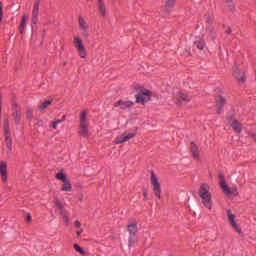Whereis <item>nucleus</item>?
<instances>
[{"mask_svg":"<svg viewBox=\"0 0 256 256\" xmlns=\"http://www.w3.org/2000/svg\"><path fill=\"white\" fill-rule=\"evenodd\" d=\"M151 185L153 187L154 195L161 199V183H159V179H157V175L155 172L151 171Z\"/></svg>","mask_w":256,"mask_h":256,"instance_id":"20e7f679","label":"nucleus"},{"mask_svg":"<svg viewBox=\"0 0 256 256\" xmlns=\"http://www.w3.org/2000/svg\"><path fill=\"white\" fill-rule=\"evenodd\" d=\"M191 101V96H189L185 92H178L176 95V104L177 105H183L185 103H189Z\"/></svg>","mask_w":256,"mask_h":256,"instance_id":"6e6552de","label":"nucleus"},{"mask_svg":"<svg viewBox=\"0 0 256 256\" xmlns=\"http://www.w3.org/2000/svg\"><path fill=\"white\" fill-rule=\"evenodd\" d=\"M194 45L197 46V49H199L200 51H202V49H204L205 47V41L198 39L194 42Z\"/></svg>","mask_w":256,"mask_h":256,"instance_id":"a878e982","label":"nucleus"},{"mask_svg":"<svg viewBox=\"0 0 256 256\" xmlns=\"http://www.w3.org/2000/svg\"><path fill=\"white\" fill-rule=\"evenodd\" d=\"M14 121L15 123L19 124V122L21 121V112L17 110L14 112Z\"/></svg>","mask_w":256,"mask_h":256,"instance_id":"c85d7f7f","label":"nucleus"},{"mask_svg":"<svg viewBox=\"0 0 256 256\" xmlns=\"http://www.w3.org/2000/svg\"><path fill=\"white\" fill-rule=\"evenodd\" d=\"M225 105V98L222 96H218L216 98V107H217V113L218 115H221L223 113V106Z\"/></svg>","mask_w":256,"mask_h":256,"instance_id":"f3484780","label":"nucleus"},{"mask_svg":"<svg viewBox=\"0 0 256 256\" xmlns=\"http://www.w3.org/2000/svg\"><path fill=\"white\" fill-rule=\"evenodd\" d=\"M78 23L80 29L83 31L82 35H84V37H87V35H89V24H87V21H85V18L82 16H79Z\"/></svg>","mask_w":256,"mask_h":256,"instance_id":"ddd939ff","label":"nucleus"},{"mask_svg":"<svg viewBox=\"0 0 256 256\" xmlns=\"http://www.w3.org/2000/svg\"><path fill=\"white\" fill-rule=\"evenodd\" d=\"M75 226H76L77 228L81 227V222L76 221V222H75Z\"/></svg>","mask_w":256,"mask_h":256,"instance_id":"f704fd0d","label":"nucleus"},{"mask_svg":"<svg viewBox=\"0 0 256 256\" xmlns=\"http://www.w3.org/2000/svg\"><path fill=\"white\" fill-rule=\"evenodd\" d=\"M9 172L7 171V162H0V177L3 183H7Z\"/></svg>","mask_w":256,"mask_h":256,"instance_id":"1a4fd4ad","label":"nucleus"},{"mask_svg":"<svg viewBox=\"0 0 256 256\" xmlns=\"http://www.w3.org/2000/svg\"><path fill=\"white\" fill-rule=\"evenodd\" d=\"M74 249L77 253H80V255H85V250H83L79 244H74Z\"/></svg>","mask_w":256,"mask_h":256,"instance_id":"c756f323","label":"nucleus"},{"mask_svg":"<svg viewBox=\"0 0 256 256\" xmlns=\"http://www.w3.org/2000/svg\"><path fill=\"white\" fill-rule=\"evenodd\" d=\"M89 125L80 124L79 135L82 137H89Z\"/></svg>","mask_w":256,"mask_h":256,"instance_id":"aec40b11","label":"nucleus"},{"mask_svg":"<svg viewBox=\"0 0 256 256\" xmlns=\"http://www.w3.org/2000/svg\"><path fill=\"white\" fill-rule=\"evenodd\" d=\"M39 21V2L34 4V8L32 10V23L33 25H37Z\"/></svg>","mask_w":256,"mask_h":256,"instance_id":"2eb2a0df","label":"nucleus"},{"mask_svg":"<svg viewBox=\"0 0 256 256\" xmlns=\"http://www.w3.org/2000/svg\"><path fill=\"white\" fill-rule=\"evenodd\" d=\"M144 198L147 199V191L143 192Z\"/></svg>","mask_w":256,"mask_h":256,"instance_id":"4c0bfd02","label":"nucleus"},{"mask_svg":"<svg viewBox=\"0 0 256 256\" xmlns=\"http://www.w3.org/2000/svg\"><path fill=\"white\" fill-rule=\"evenodd\" d=\"M198 195H199V197L201 199V203L204 205V207H206L207 209H209V211H211V209H213V201L211 200L212 195L210 192L209 184H207V183L201 184Z\"/></svg>","mask_w":256,"mask_h":256,"instance_id":"f257e3e1","label":"nucleus"},{"mask_svg":"<svg viewBox=\"0 0 256 256\" xmlns=\"http://www.w3.org/2000/svg\"><path fill=\"white\" fill-rule=\"evenodd\" d=\"M173 5H175V0H168V1L166 2V6H167V7H173Z\"/></svg>","mask_w":256,"mask_h":256,"instance_id":"72a5a7b5","label":"nucleus"},{"mask_svg":"<svg viewBox=\"0 0 256 256\" xmlns=\"http://www.w3.org/2000/svg\"><path fill=\"white\" fill-rule=\"evenodd\" d=\"M206 23V29L211 33V31H213V27H211V18H207Z\"/></svg>","mask_w":256,"mask_h":256,"instance_id":"2f4dec72","label":"nucleus"},{"mask_svg":"<svg viewBox=\"0 0 256 256\" xmlns=\"http://www.w3.org/2000/svg\"><path fill=\"white\" fill-rule=\"evenodd\" d=\"M225 3H231V0H223Z\"/></svg>","mask_w":256,"mask_h":256,"instance_id":"79ce46f5","label":"nucleus"},{"mask_svg":"<svg viewBox=\"0 0 256 256\" xmlns=\"http://www.w3.org/2000/svg\"><path fill=\"white\" fill-rule=\"evenodd\" d=\"M98 9H99L100 15H102V17H105V13L107 11V8L105 7V1L98 0Z\"/></svg>","mask_w":256,"mask_h":256,"instance_id":"412c9836","label":"nucleus"},{"mask_svg":"<svg viewBox=\"0 0 256 256\" xmlns=\"http://www.w3.org/2000/svg\"><path fill=\"white\" fill-rule=\"evenodd\" d=\"M227 197H237L239 195V192H237V187H233L232 189L228 188V192H224Z\"/></svg>","mask_w":256,"mask_h":256,"instance_id":"393cba45","label":"nucleus"},{"mask_svg":"<svg viewBox=\"0 0 256 256\" xmlns=\"http://www.w3.org/2000/svg\"><path fill=\"white\" fill-rule=\"evenodd\" d=\"M133 105H135V102L127 100H119L118 102L114 103V107H119V109L122 110L131 109Z\"/></svg>","mask_w":256,"mask_h":256,"instance_id":"4468645a","label":"nucleus"},{"mask_svg":"<svg viewBox=\"0 0 256 256\" xmlns=\"http://www.w3.org/2000/svg\"><path fill=\"white\" fill-rule=\"evenodd\" d=\"M4 135H5V141H6V147L8 149V153H11L13 141L11 140V134L9 133V120H5L4 123Z\"/></svg>","mask_w":256,"mask_h":256,"instance_id":"423d86ee","label":"nucleus"},{"mask_svg":"<svg viewBox=\"0 0 256 256\" xmlns=\"http://www.w3.org/2000/svg\"><path fill=\"white\" fill-rule=\"evenodd\" d=\"M230 9H235V5L231 4Z\"/></svg>","mask_w":256,"mask_h":256,"instance_id":"a19ab883","label":"nucleus"},{"mask_svg":"<svg viewBox=\"0 0 256 256\" xmlns=\"http://www.w3.org/2000/svg\"><path fill=\"white\" fill-rule=\"evenodd\" d=\"M190 149L194 159H199V147H197V145H195V143L192 142Z\"/></svg>","mask_w":256,"mask_h":256,"instance_id":"4be33fe9","label":"nucleus"},{"mask_svg":"<svg viewBox=\"0 0 256 256\" xmlns=\"http://www.w3.org/2000/svg\"><path fill=\"white\" fill-rule=\"evenodd\" d=\"M219 179H220V187L224 191L229 192V186H227V181L225 180V176L223 174H219Z\"/></svg>","mask_w":256,"mask_h":256,"instance_id":"6ab92c4d","label":"nucleus"},{"mask_svg":"<svg viewBox=\"0 0 256 256\" xmlns=\"http://www.w3.org/2000/svg\"><path fill=\"white\" fill-rule=\"evenodd\" d=\"M226 33H227L228 35H231V33H232L231 28H228V29L226 30Z\"/></svg>","mask_w":256,"mask_h":256,"instance_id":"c9c22d12","label":"nucleus"},{"mask_svg":"<svg viewBox=\"0 0 256 256\" xmlns=\"http://www.w3.org/2000/svg\"><path fill=\"white\" fill-rule=\"evenodd\" d=\"M65 121V116L62 117V119L60 120H56L54 122L51 123V127L52 129H57V126L59 125V123H63Z\"/></svg>","mask_w":256,"mask_h":256,"instance_id":"bb28decb","label":"nucleus"},{"mask_svg":"<svg viewBox=\"0 0 256 256\" xmlns=\"http://www.w3.org/2000/svg\"><path fill=\"white\" fill-rule=\"evenodd\" d=\"M135 133L132 132H124L122 135L118 136L115 139V144L116 145H121V143H126V141H129L135 137Z\"/></svg>","mask_w":256,"mask_h":256,"instance_id":"0eeeda50","label":"nucleus"},{"mask_svg":"<svg viewBox=\"0 0 256 256\" xmlns=\"http://www.w3.org/2000/svg\"><path fill=\"white\" fill-rule=\"evenodd\" d=\"M231 127L234 129L236 133H241V130L243 129L242 125L237 120H233L231 122Z\"/></svg>","mask_w":256,"mask_h":256,"instance_id":"5701e85b","label":"nucleus"},{"mask_svg":"<svg viewBox=\"0 0 256 256\" xmlns=\"http://www.w3.org/2000/svg\"><path fill=\"white\" fill-rule=\"evenodd\" d=\"M27 221H31V215L30 214L27 215Z\"/></svg>","mask_w":256,"mask_h":256,"instance_id":"58836bf2","label":"nucleus"},{"mask_svg":"<svg viewBox=\"0 0 256 256\" xmlns=\"http://www.w3.org/2000/svg\"><path fill=\"white\" fill-rule=\"evenodd\" d=\"M80 125H89V120L87 119V111L81 112Z\"/></svg>","mask_w":256,"mask_h":256,"instance_id":"b1692460","label":"nucleus"},{"mask_svg":"<svg viewBox=\"0 0 256 256\" xmlns=\"http://www.w3.org/2000/svg\"><path fill=\"white\" fill-rule=\"evenodd\" d=\"M54 205L56 209H58V211L60 212V215H62V217L66 221H68L67 217H69V213L67 212V210H65V208L63 207V204L61 203V201H59V198H55Z\"/></svg>","mask_w":256,"mask_h":256,"instance_id":"f8f14e48","label":"nucleus"},{"mask_svg":"<svg viewBox=\"0 0 256 256\" xmlns=\"http://www.w3.org/2000/svg\"><path fill=\"white\" fill-rule=\"evenodd\" d=\"M251 137L256 140V134H251Z\"/></svg>","mask_w":256,"mask_h":256,"instance_id":"ea45409f","label":"nucleus"},{"mask_svg":"<svg viewBox=\"0 0 256 256\" xmlns=\"http://www.w3.org/2000/svg\"><path fill=\"white\" fill-rule=\"evenodd\" d=\"M3 21V4L0 2V23Z\"/></svg>","mask_w":256,"mask_h":256,"instance_id":"473e14b6","label":"nucleus"},{"mask_svg":"<svg viewBox=\"0 0 256 256\" xmlns=\"http://www.w3.org/2000/svg\"><path fill=\"white\" fill-rule=\"evenodd\" d=\"M233 76L238 81V83H240L241 85H243L245 83V81H247V76H245V72H243L239 68H235V70L233 72Z\"/></svg>","mask_w":256,"mask_h":256,"instance_id":"9d476101","label":"nucleus"},{"mask_svg":"<svg viewBox=\"0 0 256 256\" xmlns=\"http://www.w3.org/2000/svg\"><path fill=\"white\" fill-rule=\"evenodd\" d=\"M136 91V103H140L141 105H145V103H149L151 101V97L153 96V92L146 88H134Z\"/></svg>","mask_w":256,"mask_h":256,"instance_id":"f03ea898","label":"nucleus"},{"mask_svg":"<svg viewBox=\"0 0 256 256\" xmlns=\"http://www.w3.org/2000/svg\"><path fill=\"white\" fill-rule=\"evenodd\" d=\"M128 233L130 234V241L135 239V234L137 233V221H133L128 224Z\"/></svg>","mask_w":256,"mask_h":256,"instance_id":"dca6fc26","label":"nucleus"},{"mask_svg":"<svg viewBox=\"0 0 256 256\" xmlns=\"http://www.w3.org/2000/svg\"><path fill=\"white\" fill-rule=\"evenodd\" d=\"M52 101L51 100H46L44 102L40 103L39 109H47L49 105H51Z\"/></svg>","mask_w":256,"mask_h":256,"instance_id":"cd10ccee","label":"nucleus"},{"mask_svg":"<svg viewBox=\"0 0 256 256\" xmlns=\"http://www.w3.org/2000/svg\"><path fill=\"white\" fill-rule=\"evenodd\" d=\"M81 233H83V230H79L76 232V235L79 237L81 235Z\"/></svg>","mask_w":256,"mask_h":256,"instance_id":"e433bc0d","label":"nucleus"},{"mask_svg":"<svg viewBox=\"0 0 256 256\" xmlns=\"http://www.w3.org/2000/svg\"><path fill=\"white\" fill-rule=\"evenodd\" d=\"M227 215H228V221H229L231 227H233V229L235 231H237L239 235H241V233H243V231L241 230V228H239V226L237 225V222H235V215H233L231 210L227 211Z\"/></svg>","mask_w":256,"mask_h":256,"instance_id":"9b49d317","label":"nucleus"},{"mask_svg":"<svg viewBox=\"0 0 256 256\" xmlns=\"http://www.w3.org/2000/svg\"><path fill=\"white\" fill-rule=\"evenodd\" d=\"M0 113H1V96H0Z\"/></svg>","mask_w":256,"mask_h":256,"instance_id":"37998d69","label":"nucleus"},{"mask_svg":"<svg viewBox=\"0 0 256 256\" xmlns=\"http://www.w3.org/2000/svg\"><path fill=\"white\" fill-rule=\"evenodd\" d=\"M26 117L29 121H31V119H33V109L28 108L27 112H26Z\"/></svg>","mask_w":256,"mask_h":256,"instance_id":"7c9ffc66","label":"nucleus"},{"mask_svg":"<svg viewBox=\"0 0 256 256\" xmlns=\"http://www.w3.org/2000/svg\"><path fill=\"white\" fill-rule=\"evenodd\" d=\"M80 201H83V198H82V197H80Z\"/></svg>","mask_w":256,"mask_h":256,"instance_id":"c03bdc74","label":"nucleus"},{"mask_svg":"<svg viewBox=\"0 0 256 256\" xmlns=\"http://www.w3.org/2000/svg\"><path fill=\"white\" fill-rule=\"evenodd\" d=\"M27 19H29V16L27 14H24L21 19V23L19 26V33L23 34L26 27H27Z\"/></svg>","mask_w":256,"mask_h":256,"instance_id":"a211bd4d","label":"nucleus"},{"mask_svg":"<svg viewBox=\"0 0 256 256\" xmlns=\"http://www.w3.org/2000/svg\"><path fill=\"white\" fill-rule=\"evenodd\" d=\"M56 179L63 182L61 191H73V186L71 185V182L69 179H67V175L63 172H59L56 174Z\"/></svg>","mask_w":256,"mask_h":256,"instance_id":"7ed1b4c3","label":"nucleus"},{"mask_svg":"<svg viewBox=\"0 0 256 256\" xmlns=\"http://www.w3.org/2000/svg\"><path fill=\"white\" fill-rule=\"evenodd\" d=\"M74 47L78 51V55L82 58L85 59L87 57V50L85 49V45H83V40L79 37H74Z\"/></svg>","mask_w":256,"mask_h":256,"instance_id":"39448f33","label":"nucleus"}]
</instances>
